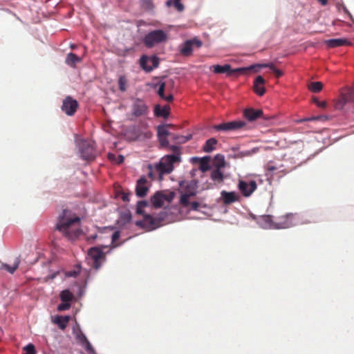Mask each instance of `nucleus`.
Wrapping results in <instances>:
<instances>
[{"label":"nucleus","mask_w":354,"mask_h":354,"mask_svg":"<svg viewBox=\"0 0 354 354\" xmlns=\"http://www.w3.org/2000/svg\"><path fill=\"white\" fill-rule=\"evenodd\" d=\"M265 80L261 75L257 77L254 81L253 90L256 94L262 96L266 93V88L264 86Z\"/></svg>","instance_id":"obj_19"},{"label":"nucleus","mask_w":354,"mask_h":354,"mask_svg":"<svg viewBox=\"0 0 354 354\" xmlns=\"http://www.w3.org/2000/svg\"><path fill=\"white\" fill-rule=\"evenodd\" d=\"M167 40V35L162 30H155L148 32L143 39L145 46L149 48Z\"/></svg>","instance_id":"obj_4"},{"label":"nucleus","mask_w":354,"mask_h":354,"mask_svg":"<svg viewBox=\"0 0 354 354\" xmlns=\"http://www.w3.org/2000/svg\"><path fill=\"white\" fill-rule=\"evenodd\" d=\"M88 255L93 261L92 267L95 270H99L106 260L105 253L98 247L90 248Z\"/></svg>","instance_id":"obj_8"},{"label":"nucleus","mask_w":354,"mask_h":354,"mask_svg":"<svg viewBox=\"0 0 354 354\" xmlns=\"http://www.w3.org/2000/svg\"><path fill=\"white\" fill-rule=\"evenodd\" d=\"M160 145L163 147L169 146V141L167 137H158Z\"/></svg>","instance_id":"obj_45"},{"label":"nucleus","mask_w":354,"mask_h":354,"mask_svg":"<svg viewBox=\"0 0 354 354\" xmlns=\"http://www.w3.org/2000/svg\"><path fill=\"white\" fill-rule=\"evenodd\" d=\"M313 102L316 104V105L320 108L325 109L327 106V103L325 101L320 102L317 97H314L313 99Z\"/></svg>","instance_id":"obj_43"},{"label":"nucleus","mask_w":354,"mask_h":354,"mask_svg":"<svg viewBox=\"0 0 354 354\" xmlns=\"http://www.w3.org/2000/svg\"><path fill=\"white\" fill-rule=\"evenodd\" d=\"M209 157H204L201 160L200 169L202 171H206L209 169Z\"/></svg>","instance_id":"obj_36"},{"label":"nucleus","mask_w":354,"mask_h":354,"mask_svg":"<svg viewBox=\"0 0 354 354\" xmlns=\"http://www.w3.org/2000/svg\"><path fill=\"white\" fill-rule=\"evenodd\" d=\"M295 214L292 213L278 216L274 219V229H286L294 226Z\"/></svg>","instance_id":"obj_9"},{"label":"nucleus","mask_w":354,"mask_h":354,"mask_svg":"<svg viewBox=\"0 0 354 354\" xmlns=\"http://www.w3.org/2000/svg\"><path fill=\"white\" fill-rule=\"evenodd\" d=\"M148 205L146 201H138L136 207V213L143 216V226L149 230H155L162 225L163 218L153 217L150 214H145L143 208Z\"/></svg>","instance_id":"obj_2"},{"label":"nucleus","mask_w":354,"mask_h":354,"mask_svg":"<svg viewBox=\"0 0 354 354\" xmlns=\"http://www.w3.org/2000/svg\"><path fill=\"white\" fill-rule=\"evenodd\" d=\"M80 219L68 209H63L57 218L55 230L70 241L77 239L82 233L80 226Z\"/></svg>","instance_id":"obj_1"},{"label":"nucleus","mask_w":354,"mask_h":354,"mask_svg":"<svg viewBox=\"0 0 354 354\" xmlns=\"http://www.w3.org/2000/svg\"><path fill=\"white\" fill-rule=\"evenodd\" d=\"M189 205H191L192 209H193L194 211L198 210L200 207L199 203H198L196 201L192 202Z\"/></svg>","instance_id":"obj_49"},{"label":"nucleus","mask_w":354,"mask_h":354,"mask_svg":"<svg viewBox=\"0 0 354 354\" xmlns=\"http://www.w3.org/2000/svg\"><path fill=\"white\" fill-rule=\"evenodd\" d=\"M352 100L351 94L350 93L342 95L338 103L337 104V108H343V106L348 102Z\"/></svg>","instance_id":"obj_28"},{"label":"nucleus","mask_w":354,"mask_h":354,"mask_svg":"<svg viewBox=\"0 0 354 354\" xmlns=\"http://www.w3.org/2000/svg\"><path fill=\"white\" fill-rule=\"evenodd\" d=\"M84 344H85L86 350L88 353H93L94 352V350L86 337H84Z\"/></svg>","instance_id":"obj_41"},{"label":"nucleus","mask_w":354,"mask_h":354,"mask_svg":"<svg viewBox=\"0 0 354 354\" xmlns=\"http://www.w3.org/2000/svg\"><path fill=\"white\" fill-rule=\"evenodd\" d=\"M214 165L216 169H221L225 166V161L224 156L221 154H217L214 157Z\"/></svg>","instance_id":"obj_30"},{"label":"nucleus","mask_w":354,"mask_h":354,"mask_svg":"<svg viewBox=\"0 0 354 354\" xmlns=\"http://www.w3.org/2000/svg\"><path fill=\"white\" fill-rule=\"evenodd\" d=\"M162 99L167 102H171L174 99V97L172 94H169L168 96L165 95V97H162Z\"/></svg>","instance_id":"obj_53"},{"label":"nucleus","mask_w":354,"mask_h":354,"mask_svg":"<svg viewBox=\"0 0 354 354\" xmlns=\"http://www.w3.org/2000/svg\"><path fill=\"white\" fill-rule=\"evenodd\" d=\"M167 127H170V125H159L157 127L158 137H167L171 135L167 129Z\"/></svg>","instance_id":"obj_31"},{"label":"nucleus","mask_w":354,"mask_h":354,"mask_svg":"<svg viewBox=\"0 0 354 354\" xmlns=\"http://www.w3.org/2000/svg\"><path fill=\"white\" fill-rule=\"evenodd\" d=\"M69 316H61L57 315L54 317L53 322L57 324L59 328L62 330H64L66 328L67 324L69 322Z\"/></svg>","instance_id":"obj_24"},{"label":"nucleus","mask_w":354,"mask_h":354,"mask_svg":"<svg viewBox=\"0 0 354 354\" xmlns=\"http://www.w3.org/2000/svg\"><path fill=\"white\" fill-rule=\"evenodd\" d=\"M192 46H196L197 48H200L202 46V41L196 38L190 39Z\"/></svg>","instance_id":"obj_46"},{"label":"nucleus","mask_w":354,"mask_h":354,"mask_svg":"<svg viewBox=\"0 0 354 354\" xmlns=\"http://www.w3.org/2000/svg\"><path fill=\"white\" fill-rule=\"evenodd\" d=\"M172 4H174L175 8L179 12H182L184 10V6L180 3V0H168L166 2L167 6H170Z\"/></svg>","instance_id":"obj_35"},{"label":"nucleus","mask_w":354,"mask_h":354,"mask_svg":"<svg viewBox=\"0 0 354 354\" xmlns=\"http://www.w3.org/2000/svg\"><path fill=\"white\" fill-rule=\"evenodd\" d=\"M20 262H21L20 257H18L15 259V261H14L12 266H10L7 263H2L0 267V269L6 270L9 273L13 274L15 272V270L18 268Z\"/></svg>","instance_id":"obj_25"},{"label":"nucleus","mask_w":354,"mask_h":354,"mask_svg":"<svg viewBox=\"0 0 354 354\" xmlns=\"http://www.w3.org/2000/svg\"><path fill=\"white\" fill-rule=\"evenodd\" d=\"M212 68H213L214 73H217V74L227 73L228 75H231L237 71H250L248 68H236V69L232 70L231 68V66L230 64H225L223 66L214 65L212 66Z\"/></svg>","instance_id":"obj_16"},{"label":"nucleus","mask_w":354,"mask_h":354,"mask_svg":"<svg viewBox=\"0 0 354 354\" xmlns=\"http://www.w3.org/2000/svg\"><path fill=\"white\" fill-rule=\"evenodd\" d=\"M270 170H274V167H271L269 168Z\"/></svg>","instance_id":"obj_61"},{"label":"nucleus","mask_w":354,"mask_h":354,"mask_svg":"<svg viewBox=\"0 0 354 354\" xmlns=\"http://www.w3.org/2000/svg\"><path fill=\"white\" fill-rule=\"evenodd\" d=\"M263 115V111L261 109H254L248 108L243 111L244 118L249 122H253Z\"/></svg>","instance_id":"obj_17"},{"label":"nucleus","mask_w":354,"mask_h":354,"mask_svg":"<svg viewBox=\"0 0 354 354\" xmlns=\"http://www.w3.org/2000/svg\"><path fill=\"white\" fill-rule=\"evenodd\" d=\"M180 160L179 154H171L165 156L158 163L155 164L159 180H162L163 174L171 173L174 169V164Z\"/></svg>","instance_id":"obj_3"},{"label":"nucleus","mask_w":354,"mask_h":354,"mask_svg":"<svg viewBox=\"0 0 354 354\" xmlns=\"http://www.w3.org/2000/svg\"><path fill=\"white\" fill-rule=\"evenodd\" d=\"M127 80L124 76H120L118 80L119 88L121 91L127 90Z\"/></svg>","instance_id":"obj_37"},{"label":"nucleus","mask_w":354,"mask_h":354,"mask_svg":"<svg viewBox=\"0 0 354 354\" xmlns=\"http://www.w3.org/2000/svg\"><path fill=\"white\" fill-rule=\"evenodd\" d=\"M223 202L225 205H230L239 200V196L234 192L222 191L221 193Z\"/></svg>","instance_id":"obj_20"},{"label":"nucleus","mask_w":354,"mask_h":354,"mask_svg":"<svg viewBox=\"0 0 354 354\" xmlns=\"http://www.w3.org/2000/svg\"><path fill=\"white\" fill-rule=\"evenodd\" d=\"M175 196L174 192L162 190L156 192L150 198L152 205L155 208H160L165 203H171Z\"/></svg>","instance_id":"obj_5"},{"label":"nucleus","mask_w":354,"mask_h":354,"mask_svg":"<svg viewBox=\"0 0 354 354\" xmlns=\"http://www.w3.org/2000/svg\"><path fill=\"white\" fill-rule=\"evenodd\" d=\"M170 149L174 151V152H176L178 151V147L177 146H174V145H172V146H170Z\"/></svg>","instance_id":"obj_55"},{"label":"nucleus","mask_w":354,"mask_h":354,"mask_svg":"<svg viewBox=\"0 0 354 354\" xmlns=\"http://www.w3.org/2000/svg\"><path fill=\"white\" fill-rule=\"evenodd\" d=\"M170 107L168 105H165L161 107L160 105L157 104L154 108V114L157 117H162L167 118L169 115Z\"/></svg>","instance_id":"obj_23"},{"label":"nucleus","mask_w":354,"mask_h":354,"mask_svg":"<svg viewBox=\"0 0 354 354\" xmlns=\"http://www.w3.org/2000/svg\"><path fill=\"white\" fill-rule=\"evenodd\" d=\"M120 236V233L119 231L115 232L112 235V243L115 242Z\"/></svg>","instance_id":"obj_48"},{"label":"nucleus","mask_w":354,"mask_h":354,"mask_svg":"<svg viewBox=\"0 0 354 354\" xmlns=\"http://www.w3.org/2000/svg\"><path fill=\"white\" fill-rule=\"evenodd\" d=\"M70 307H71V304L69 303L64 302V303H62V304H60L59 305H58L57 310L59 311H63V310L69 309Z\"/></svg>","instance_id":"obj_44"},{"label":"nucleus","mask_w":354,"mask_h":354,"mask_svg":"<svg viewBox=\"0 0 354 354\" xmlns=\"http://www.w3.org/2000/svg\"><path fill=\"white\" fill-rule=\"evenodd\" d=\"M145 136H146V137H150L151 136V132L147 131L145 133Z\"/></svg>","instance_id":"obj_59"},{"label":"nucleus","mask_w":354,"mask_h":354,"mask_svg":"<svg viewBox=\"0 0 354 354\" xmlns=\"http://www.w3.org/2000/svg\"><path fill=\"white\" fill-rule=\"evenodd\" d=\"M329 48H336L342 46L349 45L350 42L346 39H330L326 41Z\"/></svg>","instance_id":"obj_22"},{"label":"nucleus","mask_w":354,"mask_h":354,"mask_svg":"<svg viewBox=\"0 0 354 354\" xmlns=\"http://www.w3.org/2000/svg\"><path fill=\"white\" fill-rule=\"evenodd\" d=\"M84 337H86L84 334H81L80 336H79V339L84 344Z\"/></svg>","instance_id":"obj_58"},{"label":"nucleus","mask_w":354,"mask_h":354,"mask_svg":"<svg viewBox=\"0 0 354 354\" xmlns=\"http://www.w3.org/2000/svg\"><path fill=\"white\" fill-rule=\"evenodd\" d=\"M82 61V58L77 56L75 53H68L66 55L65 63L66 65L69 66L71 68H75L76 67V64L77 63H80Z\"/></svg>","instance_id":"obj_21"},{"label":"nucleus","mask_w":354,"mask_h":354,"mask_svg":"<svg viewBox=\"0 0 354 354\" xmlns=\"http://www.w3.org/2000/svg\"><path fill=\"white\" fill-rule=\"evenodd\" d=\"M97 234H93V235H91L90 236H88L87 238L88 241H94L95 239H97Z\"/></svg>","instance_id":"obj_54"},{"label":"nucleus","mask_w":354,"mask_h":354,"mask_svg":"<svg viewBox=\"0 0 354 354\" xmlns=\"http://www.w3.org/2000/svg\"><path fill=\"white\" fill-rule=\"evenodd\" d=\"M129 194L122 193V199L124 202L129 201Z\"/></svg>","instance_id":"obj_50"},{"label":"nucleus","mask_w":354,"mask_h":354,"mask_svg":"<svg viewBox=\"0 0 354 354\" xmlns=\"http://www.w3.org/2000/svg\"><path fill=\"white\" fill-rule=\"evenodd\" d=\"M192 138V136L191 134H189L187 136H176V135H173V136H172L174 141L178 144L185 143L188 140H191Z\"/></svg>","instance_id":"obj_34"},{"label":"nucleus","mask_w":354,"mask_h":354,"mask_svg":"<svg viewBox=\"0 0 354 354\" xmlns=\"http://www.w3.org/2000/svg\"><path fill=\"white\" fill-rule=\"evenodd\" d=\"M151 187V183L148 181L145 176H141L136 182V194L140 198L147 196Z\"/></svg>","instance_id":"obj_14"},{"label":"nucleus","mask_w":354,"mask_h":354,"mask_svg":"<svg viewBox=\"0 0 354 354\" xmlns=\"http://www.w3.org/2000/svg\"><path fill=\"white\" fill-rule=\"evenodd\" d=\"M60 299L63 302L69 303L73 300V295L68 290H64L60 293Z\"/></svg>","instance_id":"obj_29"},{"label":"nucleus","mask_w":354,"mask_h":354,"mask_svg":"<svg viewBox=\"0 0 354 354\" xmlns=\"http://www.w3.org/2000/svg\"><path fill=\"white\" fill-rule=\"evenodd\" d=\"M149 173L148 176L153 180L156 178V175H158V172L155 169V165L152 166L151 165H149Z\"/></svg>","instance_id":"obj_38"},{"label":"nucleus","mask_w":354,"mask_h":354,"mask_svg":"<svg viewBox=\"0 0 354 354\" xmlns=\"http://www.w3.org/2000/svg\"><path fill=\"white\" fill-rule=\"evenodd\" d=\"M78 108V102L71 96L66 97L62 102V110L69 116L75 114Z\"/></svg>","instance_id":"obj_13"},{"label":"nucleus","mask_w":354,"mask_h":354,"mask_svg":"<svg viewBox=\"0 0 354 354\" xmlns=\"http://www.w3.org/2000/svg\"><path fill=\"white\" fill-rule=\"evenodd\" d=\"M71 48L72 49H75V48H76V46H75V45H74V44H72V45H71Z\"/></svg>","instance_id":"obj_60"},{"label":"nucleus","mask_w":354,"mask_h":354,"mask_svg":"<svg viewBox=\"0 0 354 354\" xmlns=\"http://www.w3.org/2000/svg\"><path fill=\"white\" fill-rule=\"evenodd\" d=\"M131 115L139 118L145 116L149 113V107L146 102L140 98H136L131 104Z\"/></svg>","instance_id":"obj_10"},{"label":"nucleus","mask_w":354,"mask_h":354,"mask_svg":"<svg viewBox=\"0 0 354 354\" xmlns=\"http://www.w3.org/2000/svg\"><path fill=\"white\" fill-rule=\"evenodd\" d=\"M165 82H160L159 84V87L158 90V95L162 99V97H165Z\"/></svg>","instance_id":"obj_40"},{"label":"nucleus","mask_w":354,"mask_h":354,"mask_svg":"<svg viewBox=\"0 0 354 354\" xmlns=\"http://www.w3.org/2000/svg\"><path fill=\"white\" fill-rule=\"evenodd\" d=\"M260 227L264 229H274V220L270 215H262L259 216H252Z\"/></svg>","instance_id":"obj_15"},{"label":"nucleus","mask_w":354,"mask_h":354,"mask_svg":"<svg viewBox=\"0 0 354 354\" xmlns=\"http://www.w3.org/2000/svg\"><path fill=\"white\" fill-rule=\"evenodd\" d=\"M323 88V84L321 82H312L308 85L310 91L314 93H319Z\"/></svg>","instance_id":"obj_32"},{"label":"nucleus","mask_w":354,"mask_h":354,"mask_svg":"<svg viewBox=\"0 0 354 354\" xmlns=\"http://www.w3.org/2000/svg\"><path fill=\"white\" fill-rule=\"evenodd\" d=\"M79 149L82 159L91 161L96 157L95 142L91 140H82L79 143Z\"/></svg>","instance_id":"obj_6"},{"label":"nucleus","mask_w":354,"mask_h":354,"mask_svg":"<svg viewBox=\"0 0 354 354\" xmlns=\"http://www.w3.org/2000/svg\"><path fill=\"white\" fill-rule=\"evenodd\" d=\"M24 350L26 351L25 354H35V346L32 344H28L25 348Z\"/></svg>","instance_id":"obj_42"},{"label":"nucleus","mask_w":354,"mask_h":354,"mask_svg":"<svg viewBox=\"0 0 354 354\" xmlns=\"http://www.w3.org/2000/svg\"><path fill=\"white\" fill-rule=\"evenodd\" d=\"M246 127L247 123L243 120H233L215 124L213 129L217 131H233L245 129Z\"/></svg>","instance_id":"obj_7"},{"label":"nucleus","mask_w":354,"mask_h":354,"mask_svg":"<svg viewBox=\"0 0 354 354\" xmlns=\"http://www.w3.org/2000/svg\"><path fill=\"white\" fill-rule=\"evenodd\" d=\"M187 195L189 196V197L190 198L191 196H194L196 194V191L194 190V189L193 188L192 189H189V186H187V188H186V191L185 192Z\"/></svg>","instance_id":"obj_47"},{"label":"nucleus","mask_w":354,"mask_h":354,"mask_svg":"<svg viewBox=\"0 0 354 354\" xmlns=\"http://www.w3.org/2000/svg\"><path fill=\"white\" fill-rule=\"evenodd\" d=\"M140 65L145 72L149 73L158 66L159 58L156 55H143L140 59Z\"/></svg>","instance_id":"obj_11"},{"label":"nucleus","mask_w":354,"mask_h":354,"mask_svg":"<svg viewBox=\"0 0 354 354\" xmlns=\"http://www.w3.org/2000/svg\"><path fill=\"white\" fill-rule=\"evenodd\" d=\"M211 178L214 181L221 182L223 180V174L221 169H216L211 173Z\"/></svg>","instance_id":"obj_33"},{"label":"nucleus","mask_w":354,"mask_h":354,"mask_svg":"<svg viewBox=\"0 0 354 354\" xmlns=\"http://www.w3.org/2000/svg\"><path fill=\"white\" fill-rule=\"evenodd\" d=\"M217 143L218 141L216 138H209L205 142L203 150L206 153H210L215 149V146Z\"/></svg>","instance_id":"obj_26"},{"label":"nucleus","mask_w":354,"mask_h":354,"mask_svg":"<svg viewBox=\"0 0 354 354\" xmlns=\"http://www.w3.org/2000/svg\"><path fill=\"white\" fill-rule=\"evenodd\" d=\"M238 188L243 196L249 197L257 189V184L255 180H240L238 183Z\"/></svg>","instance_id":"obj_12"},{"label":"nucleus","mask_w":354,"mask_h":354,"mask_svg":"<svg viewBox=\"0 0 354 354\" xmlns=\"http://www.w3.org/2000/svg\"><path fill=\"white\" fill-rule=\"evenodd\" d=\"M124 158L123 156L119 155V156H118V157H116L115 162L118 164H120L124 161Z\"/></svg>","instance_id":"obj_51"},{"label":"nucleus","mask_w":354,"mask_h":354,"mask_svg":"<svg viewBox=\"0 0 354 354\" xmlns=\"http://www.w3.org/2000/svg\"><path fill=\"white\" fill-rule=\"evenodd\" d=\"M189 196L185 193L183 194L180 196V203L184 207H188L190 204L189 201Z\"/></svg>","instance_id":"obj_39"},{"label":"nucleus","mask_w":354,"mask_h":354,"mask_svg":"<svg viewBox=\"0 0 354 354\" xmlns=\"http://www.w3.org/2000/svg\"><path fill=\"white\" fill-rule=\"evenodd\" d=\"M108 158L111 160V161H113V162H115V160H116V156L115 154L113 153H109L108 154Z\"/></svg>","instance_id":"obj_52"},{"label":"nucleus","mask_w":354,"mask_h":354,"mask_svg":"<svg viewBox=\"0 0 354 354\" xmlns=\"http://www.w3.org/2000/svg\"><path fill=\"white\" fill-rule=\"evenodd\" d=\"M323 6H325L328 3V0H318Z\"/></svg>","instance_id":"obj_56"},{"label":"nucleus","mask_w":354,"mask_h":354,"mask_svg":"<svg viewBox=\"0 0 354 354\" xmlns=\"http://www.w3.org/2000/svg\"><path fill=\"white\" fill-rule=\"evenodd\" d=\"M192 46H193L192 45L191 41H189V40L186 41L183 44V45L180 49V53L183 56L187 57V56L191 55L192 54V51H193Z\"/></svg>","instance_id":"obj_27"},{"label":"nucleus","mask_w":354,"mask_h":354,"mask_svg":"<svg viewBox=\"0 0 354 354\" xmlns=\"http://www.w3.org/2000/svg\"><path fill=\"white\" fill-rule=\"evenodd\" d=\"M269 68L276 75L277 77H280L283 75V73L277 69L275 66L272 63L269 64H254L251 65L248 68L251 70H254L255 71H258L256 68Z\"/></svg>","instance_id":"obj_18"},{"label":"nucleus","mask_w":354,"mask_h":354,"mask_svg":"<svg viewBox=\"0 0 354 354\" xmlns=\"http://www.w3.org/2000/svg\"><path fill=\"white\" fill-rule=\"evenodd\" d=\"M317 118H306V119H304L302 121H310V120H317Z\"/></svg>","instance_id":"obj_57"}]
</instances>
